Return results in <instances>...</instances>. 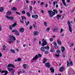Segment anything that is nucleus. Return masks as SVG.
Listing matches in <instances>:
<instances>
[{
  "label": "nucleus",
  "mask_w": 75,
  "mask_h": 75,
  "mask_svg": "<svg viewBox=\"0 0 75 75\" xmlns=\"http://www.w3.org/2000/svg\"><path fill=\"white\" fill-rule=\"evenodd\" d=\"M50 49V47L49 46H47L45 47H41L40 48V50L42 51H44L45 54H48V50Z\"/></svg>",
  "instance_id": "obj_1"
},
{
  "label": "nucleus",
  "mask_w": 75,
  "mask_h": 75,
  "mask_svg": "<svg viewBox=\"0 0 75 75\" xmlns=\"http://www.w3.org/2000/svg\"><path fill=\"white\" fill-rule=\"evenodd\" d=\"M42 41L43 42L42 43V46H45V45H47V42L46 40H45L44 39H43L42 40Z\"/></svg>",
  "instance_id": "obj_2"
},
{
  "label": "nucleus",
  "mask_w": 75,
  "mask_h": 75,
  "mask_svg": "<svg viewBox=\"0 0 75 75\" xmlns=\"http://www.w3.org/2000/svg\"><path fill=\"white\" fill-rule=\"evenodd\" d=\"M0 72H1V74L5 73L3 75H7L8 73V71H7L1 70V69H0Z\"/></svg>",
  "instance_id": "obj_3"
},
{
  "label": "nucleus",
  "mask_w": 75,
  "mask_h": 75,
  "mask_svg": "<svg viewBox=\"0 0 75 75\" xmlns=\"http://www.w3.org/2000/svg\"><path fill=\"white\" fill-rule=\"evenodd\" d=\"M6 17L7 18L9 19V20H10L11 21H13V20H14V18L12 16L9 17L7 15L6 16Z\"/></svg>",
  "instance_id": "obj_4"
},
{
  "label": "nucleus",
  "mask_w": 75,
  "mask_h": 75,
  "mask_svg": "<svg viewBox=\"0 0 75 75\" xmlns=\"http://www.w3.org/2000/svg\"><path fill=\"white\" fill-rule=\"evenodd\" d=\"M8 67L9 68V67H12L14 68H16V67L13 64H9L8 65Z\"/></svg>",
  "instance_id": "obj_5"
},
{
  "label": "nucleus",
  "mask_w": 75,
  "mask_h": 75,
  "mask_svg": "<svg viewBox=\"0 0 75 75\" xmlns=\"http://www.w3.org/2000/svg\"><path fill=\"white\" fill-rule=\"evenodd\" d=\"M48 13L50 15V17H53V15L52 14V11H48Z\"/></svg>",
  "instance_id": "obj_6"
},
{
  "label": "nucleus",
  "mask_w": 75,
  "mask_h": 75,
  "mask_svg": "<svg viewBox=\"0 0 75 75\" xmlns=\"http://www.w3.org/2000/svg\"><path fill=\"white\" fill-rule=\"evenodd\" d=\"M67 65L68 67H69V66H72V65L73 64V63H72V62H70V63H68V61H67Z\"/></svg>",
  "instance_id": "obj_7"
},
{
  "label": "nucleus",
  "mask_w": 75,
  "mask_h": 75,
  "mask_svg": "<svg viewBox=\"0 0 75 75\" xmlns=\"http://www.w3.org/2000/svg\"><path fill=\"white\" fill-rule=\"evenodd\" d=\"M45 66L48 68H50V67H51V66H50V64L49 62L46 63L45 64Z\"/></svg>",
  "instance_id": "obj_8"
},
{
  "label": "nucleus",
  "mask_w": 75,
  "mask_h": 75,
  "mask_svg": "<svg viewBox=\"0 0 75 75\" xmlns=\"http://www.w3.org/2000/svg\"><path fill=\"white\" fill-rule=\"evenodd\" d=\"M10 41H11V42H14V41L16 40V38L14 37H13V38L12 39H10Z\"/></svg>",
  "instance_id": "obj_9"
},
{
  "label": "nucleus",
  "mask_w": 75,
  "mask_h": 75,
  "mask_svg": "<svg viewBox=\"0 0 75 75\" xmlns=\"http://www.w3.org/2000/svg\"><path fill=\"white\" fill-rule=\"evenodd\" d=\"M32 17L33 18H35V19H37V18H38V16L37 15H32Z\"/></svg>",
  "instance_id": "obj_10"
},
{
  "label": "nucleus",
  "mask_w": 75,
  "mask_h": 75,
  "mask_svg": "<svg viewBox=\"0 0 75 75\" xmlns=\"http://www.w3.org/2000/svg\"><path fill=\"white\" fill-rule=\"evenodd\" d=\"M33 35L35 36H36L37 35H38V32L37 31H35L33 32Z\"/></svg>",
  "instance_id": "obj_11"
},
{
  "label": "nucleus",
  "mask_w": 75,
  "mask_h": 75,
  "mask_svg": "<svg viewBox=\"0 0 75 75\" xmlns=\"http://www.w3.org/2000/svg\"><path fill=\"white\" fill-rule=\"evenodd\" d=\"M50 71H51L52 73H54V69H53V67H52L50 69Z\"/></svg>",
  "instance_id": "obj_12"
},
{
  "label": "nucleus",
  "mask_w": 75,
  "mask_h": 75,
  "mask_svg": "<svg viewBox=\"0 0 75 75\" xmlns=\"http://www.w3.org/2000/svg\"><path fill=\"white\" fill-rule=\"evenodd\" d=\"M19 31L21 33H24V29L23 28H21L19 30Z\"/></svg>",
  "instance_id": "obj_13"
},
{
  "label": "nucleus",
  "mask_w": 75,
  "mask_h": 75,
  "mask_svg": "<svg viewBox=\"0 0 75 75\" xmlns=\"http://www.w3.org/2000/svg\"><path fill=\"white\" fill-rule=\"evenodd\" d=\"M61 50L63 52H64V51H65V47L64 46H62L61 47Z\"/></svg>",
  "instance_id": "obj_14"
},
{
  "label": "nucleus",
  "mask_w": 75,
  "mask_h": 75,
  "mask_svg": "<svg viewBox=\"0 0 75 75\" xmlns=\"http://www.w3.org/2000/svg\"><path fill=\"white\" fill-rule=\"evenodd\" d=\"M4 8L3 7H1L0 8V12H1V13L3 12V11H4V10L3 9Z\"/></svg>",
  "instance_id": "obj_15"
},
{
  "label": "nucleus",
  "mask_w": 75,
  "mask_h": 75,
  "mask_svg": "<svg viewBox=\"0 0 75 75\" xmlns=\"http://www.w3.org/2000/svg\"><path fill=\"white\" fill-rule=\"evenodd\" d=\"M11 14V11H8L6 13V14L8 15H10Z\"/></svg>",
  "instance_id": "obj_16"
},
{
  "label": "nucleus",
  "mask_w": 75,
  "mask_h": 75,
  "mask_svg": "<svg viewBox=\"0 0 75 75\" xmlns=\"http://www.w3.org/2000/svg\"><path fill=\"white\" fill-rule=\"evenodd\" d=\"M17 25V23L16 22H15V23L12 25V27H14Z\"/></svg>",
  "instance_id": "obj_17"
},
{
  "label": "nucleus",
  "mask_w": 75,
  "mask_h": 75,
  "mask_svg": "<svg viewBox=\"0 0 75 75\" xmlns=\"http://www.w3.org/2000/svg\"><path fill=\"white\" fill-rule=\"evenodd\" d=\"M7 69L8 71H13V69L11 68H9L8 67L7 68Z\"/></svg>",
  "instance_id": "obj_18"
},
{
  "label": "nucleus",
  "mask_w": 75,
  "mask_h": 75,
  "mask_svg": "<svg viewBox=\"0 0 75 75\" xmlns=\"http://www.w3.org/2000/svg\"><path fill=\"white\" fill-rule=\"evenodd\" d=\"M57 42L58 44H59V45H61L62 44V43H61V42L60 41H59V40L58 39L57 40Z\"/></svg>",
  "instance_id": "obj_19"
},
{
  "label": "nucleus",
  "mask_w": 75,
  "mask_h": 75,
  "mask_svg": "<svg viewBox=\"0 0 75 75\" xmlns=\"http://www.w3.org/2000/svg\"><path fill=\"white\" fill-rule=\"evenodd\" d=\"M37 58H38V55H36L35 57L33 58V60H34L35 59H37Z\"/></svg>",
  "instance_id": "obj_20"
},
{
  "label": "nucleus",
  "mask_w": 75,
  "mask_h": 75,
  "mask_svg": "<svg viewBox=\"0 0 75 75\" xmlns=\"http://www.w3.org/2000/svg\"><path fill=\"white\" fill-rule=\"evenodd\" d=\"M63 3L64 4V6H67V5L66 4V3H65V0H62Z\"/></svg>",
  "instance_id": "obj_21"
},
{
  "label": "nucleus",
  "mask_w": 75,
  "mask_h": 75,
  "mask_svg": "<svg viewBox=\"0 0 75 75\" xmlns=\"http://www.w3.org/2000/svg\"><path fill=\"white\" fill-rule=\"evenodd\" d=\"M21 18L22 20H23L24 19H25V20H26V19H27V18L24 16H21Z\"/></svg>",
  "instance_id": "obj_22"
},
{
  "label": "nucleus",
  "mask_w": 75,
  "mask_h": 75,
  "mask_svg": "<svg viewBox=\"0 0 75 75\" xmlns=\"http://www.w3.org/2000/svg\"><path fill=\"white\" fill-rule=\"evenodd\" d=\"M47 59H46L45 58H44V61L43 62V63H44V64H45L46 62H47Z\"/></svg>",
  "instance_id": "obj_23"
},
{
  "label": "nucleus",
  "mask_w": 75,
  "mask_h": 75,
  "mask_svg": "<svg viewBox=\"0 0 75 75\" xmlns=\"http://www.w3.org/2000/svg\"><path fill=\"white\" fill-rule=\"evenodd\" d=\"M57 27H55L54 28V29L53 30V32H55V31H57Z\"/></svg>",
  "instance_id": "obj_24"
},
{
  "label": "nucleus",
  "mask_w": 75,
  "mask_h": 75,
  "mask_svg": "<svg viewBox=\"0 0 75 75\" xmlns=\"http://www.w3.org/2000/svg\"><path fill=\"white\" fill-rule=\"evenodd\" d=\"M60 72H62L64 71V68L61 67L60 69Z\"/></svg>",
  "instance_id": "obj_25"
},
{
  "label": "nucleus",
  "mask_w": 75,
  "mask_h": 75,
  "mask_svg": "<svg viewBox=\"0 0 75 75\" xmlns=\"http://www.w3.org/2000/svg\"><path fill=\"white\" fill-rule=\"evenodd\" d=\"M50 51L51 52H54L55 51L54 50V48H52L50 50Z\"/></svg>",
  "instance_id": "obj_26"
},
{
  "label": "nucleus",
  "mask_w": 75,
  "mask_h": 75,
  "mask_svg": "<svg viewBox=\"0 0 75 75\" xmlns=\"http://www.w3.org/2000/svg\"><path fill=\"white\" fill-rule=\"evenodd\" d=\"M53 11H54V12L55 13H56V14H57L58 11H57V10L55 9H53Z\"/></svg>",
  "instance_id": "obj_27"
},
{
  "label": "nucleus",
  "mask_w": 75,
  "mask_h": 75,
  "mask_svg": "<svg viewBox=\"0 0 75 75\" xmlns=\"http://www.w3.org/2000/svg\"><path fill=\"white\" fill-rule=\"evenodd\" d=\"M25 23H26V25H27H27H28V24H30V21H28L27 23V22H26V21H25Z\"/></svg>",
  "instance_id": "obj_28"
},
{
  "label": "nucleus",
  "mask_w": 75,
  "mask_h": 75,
  "mask_svg": "<svg viewBox=\"0 0 75 75\" xmlns=\"http://www.w3.org/2000/svg\"><path fill=\"white\" fill-rule=\"evenodd\" d=\"M69 31L70 33H72V29L71 26L69 27Z\"/></svg>",
  "instance_id": "obj_29"
},
{
  "label": "nucleus",
  "mask_w": 75,
  "mask_h": 75,
  "mask_svg": "<svg viewBox=\"0 0 75 75\" xmlns=\"http://www.w3.org/2000/svg\"><path fill=\"white\" fill-rule=\"evenodd\" d=\"M16 35H20L19 33H18V32L17 30H16Z\"/></svg>",
  "instance_id": "obj_30"
},
{
  "label": "nucleus",
  "mask_w": 75,
  "mask_h": 75,
  "mask_svg": "<svg viewBox=\"0 0 75 75\" xmlns=\"http://www.w3.org/2000/svg\"><path fill=\"white\" fill-rule=\"evenodd\" d=\"M56 52H57L58 54H60L61 52H60V51L59 50H56Z\"/></svg>",
  "instance_id": "obj_31"
},
{
  "label": "nucleus",
  "mask_w": 75,
  "mask_h": 75,
  "mask_svg": "<svg viewBox=\"0 0 75 75\" xmlns=\"http://www.w3.org/2000/svg\"><path fill=\"white\" fill-rule=\"evenodd\" d=\"M26 15L28 16V17H30V13L28 12L26 13Z\"/></svg>",
  "instance_id": "obj_32"
},
{
  "label": "nucleus",
  "mask_w": 75,
  "mask_h": 75,
  "mask_svg": "<svg viewBox=\"0 0 75 75\" xmlns=\"http://www.w3.org/2000/svg\"><path fill=\"white\" fill-rule=\"evenodd\" d=\"M6 45H4L3 46V51H4V50H5V49H6Z\"/></svg>",
  "instance_id": "obj_33"
},
{
  "label": "nucleus",
  "mask_w": 75,
  "mask_h": 75,
  "mask_svg": "<svg viewBox=\"0 0 75 75\" xmlns=\"http://www.w3.org/2000/svg\"><path fill=\"white\" fill-rule=\"evenodd\" d=\"M21 61V58H18L17 59V61L20 62V61Z\"/></svg>",
  "instance_id": "obj_34"
},
{
  "label": "nucleus",
  "mask_w": 75,
  "mask_h": 75,
  "mask_svg": "<svg viewBox=\"0 0 75 75\" xmlns=\"http://www.w3.org/2000/svg\"><path fill=\"white\" fill-rule=\"evenodd\" d=\"M50 28H47L46 29L47 32H49V31H50Z\"/></svg>",
  "instance_id": "obj_35"
},
{
  "label": "nucleus",
  "mask_w": 75,
  "mask_h": 75,
  "mask_svg": "<svg viewBox=\"0 0 75 75\" xmlns=\"http://www.w3.org/2000/svg\"><path fill=\"white\" fill-rule=\"evenodd\" d=\"M13 10H14V11H16V10H17V8L15 7H13Z\"/></svg>",
  "instance_id": "obj_36"
},
{
  "label": "nucleus",
  "mask_w": 75,
  "mask_h": 75,
  "mask_svg": "<svg viewBox=\"0 0 75 75\" xmlns=\"http://www.w3.org/2000/svg\"><path fill=\"white\" fill-rule=\"evenodd\" d=\"M13 27H12V26H9V28L10 30H11L12 28H13Z\"/></svg>",
  "instance_id": "obj_37"
},
{
  "label": "nucleus",
  "mask_w": 75,
  "mask_h": 75,
  "mask_svg": "<svg viewBox=\"0 0 75 75\" xmlns=\"http://www.w3.org/2000/svg\"><path fill=\"white\" fill-rule=\"evenodd\" d=\"M44 25L45 26V27H47V23H46V22H45L44 23Z\"/></svg>",
  "instance_id": "obj_38"
},
{
  "label": "nucleus",
  "mask_w": 75,
  "mask_h": 75,
  "mask_svg": "<svg viewBox=\"0 0 75 75\" xmlns=\"http://www.w3.org/2000/svg\"><path fill=\"white\" fill-rule=\"evenodd\" d=\"M55 56L57 57H59V54H55Z\"/></svg>",
  "instance_id": "obj_39"
},
{
  "label": "nucleus",
  "mask_w": 75,
  "mask_h": 75,
  "mask_svg": "<svg viewBox=\"0 0 75 75\" xmlns=\"http://www.w3.org/2000/svg\"><path fill=\"white\" fill-rule=\"evenodd\" d=\"M61 16L60 15H57V17L58 18H61Z\"/></svg>",
  "instance_id": "obj_40"
},
{
  "label": "nucleus",
  "mask_w": 75,
  "mask_h": 75,
  "mask_svg": "<svg viewBox=\"0 0 75 75\" xmlns=\"http://www.w3.org/2000/svg\"><path fill=\"white\" fill-rule=\"evenodd\" d=\"M23 68H24V69H25V68H26V65L25 64H24L23 65Z\"/></svg>",
  "instance_id": "obj_41"
},
{
  "label": "nucleus",
  "mask_w": 75,
  "mask_h": 75,
  "mask_svg": "<svg viewBox=\"0 0 75 75\" xmlns=\"http://www.w3.org/2000/svg\"><path fill=\"white\" fill-rule=\"evenodd\" d=\"M68 24L69 26V27H71V25H70V22H69V21H68Z\"/></svg>",
  "instance_id": "obj_42"
},
{
  "label": "nucleus",
  "mask_w": 75,
  "mask_h": 75,
  "mask_svg": "<svg viewBox=\"0 0 75 75\" xmlns=\"http://www.w3.org/2000/svg\"><path fill=\"white\" fill-rule=\"evenodd\" d=\"M22 14H25V11H23L22 12Z\"/></svg>",
  "instance_id": "obj_43"
},
{
  "label": "nucleus",
  "mask_w": 75,
  "mask_h": 75,
  "mask_svg": "<svg viewBox=\"0 0 75 75\" xmlns=\"http://www.w3.org/2000/svg\"><path fill=\"white\" fill-rule=\"evenodd\" d=\"M11 52H13V53H15V51H14V50H11Z\"/></svg>",
  "instance_id": "obj_44"
},
{
  "label": "nucleus",
  "mask_w": 75,
  "mask_h": 75,
  "mask_svg": "<svg viewBox=\"0 0 75 75\" xmlns=\"http://www.w3.org/2000/svg\"><path fill=\"white\" fill-rule=\"evenodd\" d=\"M21 71L22 72V73H24L25 72V70H23V69H22Z\"/></svg>",
  "instance_id": "obj_45"
},
{
  "label": "nucleus",
  "mask_w": 75,
  "mask_h": 75,
  "mask_svg": "<svg viewBox=\"0 0 75 75\" xmlns=\"http://www.w3.org/2000/svg\"><path fill=\"white\" fill-rule=\"evenodd\" d=\"M64 31V30L61 28L60 30V33H62V32Z\"/></svg>",
  "instance_id": "obj_46"
},
{
  "label": "nucleus",
  "mask_w": 75,
  "mask_h": 75,
  "mask_svg": "<svg viewBox=\"0 0 75 75\" xmlns=\"http://www.w3.org/2000/svg\"><path fill=\"white\" fill-rule=\"evenodd\" d=\"M44 2H40V6H42V5H43V4H44Z\"/></svg>",
  "instance_id": "obj_47"
},
{
  "label": "nucleus",
  "mask_w": 75,
  "mask_h": 75,
  "mask_svg": "<svg viewBox=\"0 0 75 75\" xmlns=\"http://www.w3.org/2000/svg\"><path fill=\"white\" fill-rule=\"evenodd\" d=\"M12 75H14V70L13 69L12 70Z\"/></svg>",
  "instance_id": "obj_48"
},
{
  "label": "nucleus",
  "mask_w": 75,
  "mask_h": 75,
  "mask_svg": "<svg viewBox=\"0 0 75 75\" xmlns=\"http://www.w3.org/2000/svg\"><path fill=\"white\" fill-rule=\"evenodd\" d=\"M9 38H13V36L10 35L8 36Z\"/></svg>",
  "instance_id": "obj_49"
},
{
  "label": "nucleus",
  "mask_w": 75,
  "mask_h": 75,
  "mask_svg": "<svg viewBox=\"0 0 75 75\" xmlns=\"http://www.w3.org/2000/svg\"><path fill=\"white\" fill-rule=\"evenodd\" d=\"M50 41H51V42H52V41H53V40L52 39V38H50Z\"/></svg>",
  "instance_id": "obj_50"
},
{
  "label": "nucleus",
  "mask_w": 75,
  "mask_h": 75,
  "mask_svg": "<svg viewBox=\"0 0 75 75\" xmlns=\"http://www.w3.org/2000/svg\"><path fill=\"white\" fill-rule=\"evenodd\" d=\"M20 73H22V71H20L18 72V74L19 75V74H20Z\"/></svg>",
  "instance_id": "obj_51"
},
{
  "label": "nucleus",
  "mask_w": 75,
  "mask_h": 75,
  "mask_svg": "<svg viewBox=\"0 0 75 75\" xmlns=\"http://www.w3.org/2000/svg\"><path fill=\"white\" fill-rule=\"evenodd\" d=\"M16 14H18L19 16H20V13H19L17 12H16Z\"/></svg>",
  "instance_id": "obj_52"
},
{
  "label": "nucleus",
  "mask_w": 75,
  "mask_h": 75,
  "mask_svg": "<svg viewBox=\"0 0 75 75\" xmlns=\"http://www.w3.org/2000/svg\"><path fill=\"white\" fill-rule=\"evenodd\" d=\"M38 56H39V57H42V55L40 54H38Z\"/></svg>",
  "instance_id": "obj_53"
},
{
  "label": "nucleus",
  "mask_w": 75,
  "mask_h": 75,
  "mask_svg": "<svg viewBox=\"0 0 75 75\" xmlns=\"http://www.w3.org/2000/svg\"><path fill=\"white\" fill-rule=\"evenodd\" d=\"M52 15H53V16H54V15H55V12H52Z\"/></svg>",
  "instance_id": "obj_54"
},
{
  "label": "nucleus",
  "mask_w": 75,
  "mask_h": 75,
  "mask_svg": "<svg viewBox=\"0 0 75 75\" xmlns=\"http://www.w3.org/2000/svg\"><path fill=\"white\" fill-rule=\"evenodd\" d=\"M17 31V30H12V32H15V33Z\"/></svg>",
  "instance_id": "obj_55"
},
{
  "label": "nucleus",
  "mask_w": 75,
  "mask_h": 75,
  "mask_svg": "<svg viewBox=\"0 0 75 75\" xmlns=\"http://www.w3.org/2000/svg\"><path fill=\"white\" fill-rule=\"evenodd\" d=\"M54 45H55V46H56L57 45V44L55 42H54Z\"/></svg>",
  "instance_id": "obj_56"
},
{
  "label": "nucleus",
  "mask_w": 75,
  "mask_h": 75,
  "mask_svg": "<svg viewBox=\"0 0 75 75\" xmlns=\"http://www.w3.org/2000/svg\"><path fill=\"white\" fill-rule=\"evenodd\" d=\"M33 28V26H31L30 27L29 29H30V30H31Z\"/></svg>",
  "instance_id": "obj_57"
},
{
  "label": "nucleus",
  "mask_w": 75,
  "mask_h": 75,
  "mask_svg": "<svg viewBox=\"0 0 75 75\" xmlns=\"http://www.w3.org/2000/svg\"><path fill=\"white\" fill-rule=\"evenodd\" d=\"M20 23H24V21H20Z\"/></svg>",
  "instance_id": "obj_58"
},
{
  "label": "nucleus",
  "mask_w": 75,
  "mask_h": 75,
  "mask_svg": "<svg viewBox=\"0 0 75 75\" xmlns=\"http://www.w3.org/2000/svg\"><path fill=\"white\" fill-rule=\"evenodd\" d=\"M30 10H32V9H33V7L32 6H30Z\"/></svg>",
  "instance_id": "obj_59"
},
{
  "label": "nucleus",
  "mask_w": 75,
  "mask_h": 75,
  "mask_svg": "<svg viewBox=\"0 0 75 75\" xmlns=\"http://www.w3.org/2000/svg\"><path fill=\"white\" fill-rule=\"evenodd\" d=\"M41 12L42 13V14H44V11L43 10H41Z\"/></svg>",
  "instance_id": "obj_60"
},
{
  "label": "nucleus",
  "mask_w": 75,
  "mask_h": 75,
  "mask_svg": "<svg viewBox=\"0 0 75 75\" xmlns=\"http://www.w3.org/2000/svg\"><path fill=\"white\" fill-rule=\"evenodd\" d=\"M33 27L34 28H35V24H33Z\"/></svg>",
  "instance_id": "obj_61"
},
{
  "label": "nucleus",
  "mask_w": 75,
  "mask_h": 75,
  "mask_svg": "<svg viewBox=\"0 0 75 75\" xmlns=\"http://www.w3.org/2000/svg\"><path fill=\"white\" fill-rule=\"evenodd\" d=\"M59 11H60V13H62V11H60V10H59Z\"/></svg>",
  "instance_id": "obj_62"
},
{
  "label": "nucleus",
  "mask_w": 75,
  "mask_h": 75,
  "mask_svg": "<svg viewBox=\"0 0 75 75\" xmlns=\"http://www.w3.org/2000/svg\"><path fill=\"white\" fill-rule=\"evenodd\" d=\"M16 51L18 52H19V49H16Z\"/></svg>",
  "instance_id": "obj_63"
},
{
  "label": "nucleus",
  "mask_w": 75,
  "mask_h": 75,
  "mask_svg": "<svg viewBox=\"0 0 75 75\" xmlns=\"http://www.w3.org/2000/svg\"><path fill=\"white\" fill-rule=\"evenodd\" d=\"M53 5L54 6H55V2H53Z\"/></svg>",
  "instance_id": "obj_64"
}]
</instances>
